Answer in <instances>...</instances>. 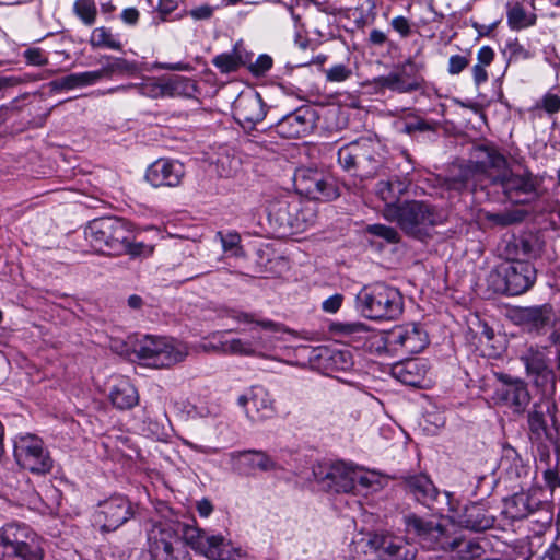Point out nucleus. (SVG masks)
<instances>
[{"label":"nucleus","instance_id":"ea45409f","mask_svg":"<svg viewBox=\"0 0 560 560\" xmlns=\"http://www.w3.org/2000/svg\"><path fill=\"white\" fill-rule=\"evenodd\" d=\"M220 351L224 354H240L248 357L257 354L253 342L244 341L238 338L222 342Z\"/></svg>","mask_w":560,"mask_h":560},{"label":"nucleus","instance_id":"603ef678","mask_svg":"<svg viewBox=\"0 0 560 560\" xmlns=\"http://www.w3.org/2000/svg\"><path fill=\"white\" fill-rule=\"evenodd\" d=\"M272 67V58L268 55H260L254 63L250 65L249 70L255 75H261Z\"/></svg>","mask_w":560,"mask_h":560},{"label":"nucleus","instance_id":"09e8293b","mask_svg":"<svg viewBox=\"0 0 560 560\" xmlns=\"http://www.w3.org/2000/svg\"><path fill=\"white\" fill-rule=\"evenodd\" d=\"M512 504L517 509V511L512 514L514 518H524L532 512L529 509V499L525 494L514 495L512 498Z\"/></svg>","mask_w":560,"mask_h":560},{"label":"nucleus","instance_id":"680f3d73","mask_svg":"<svg viewBox=\"0 0 560 560\" xmlns=\"http://www.w3.org/2000/svg\"><path fill=\"white\" fill-rule=\"evenodd\" d=\"M342 301V294H334L323 302V310L327 313H336L340 308Z\"/></svg>","mask_w":560,"mask_h":560},{"label":"nucleus","instance_id":"bb28decb","mask_svg":"<svg viewBox=\"0 0 560 560\" xmlns=\"http://www.w3.org/2000/svg\"><path fill=\"white\" fill-rule=\"evenodd\" d=\"M405 483L415 499L423 504L429 505L438 497V489L427 475L409 476Z\"/></svg>","mask_w":560,"mask_h":560},{"label":"nucleus","instance_id":"f03ea898","mask_svg":"<svg viewBox=\"0 0 560 560\" xmlns=\"http://www.w3.org/2000/svg\"><path fill=\"white\" fill-rule=\"evenodd\" d=\"M338 163L355 176L373 177L385 163L383 147L378 140L372 138L358 139L339 149Z\"/></svg>","mask_w":560,"mask_h":560},{"label":"nucleus","instance_id":"0e129e2a","mask_svg":"<svg viewBox=\"0 0 560 560\" xmlns=\"http://www.w3.org/2000/svg\"><path fill=\"white\" fill-rule=\"evenodd\" d=\"M471 72H472L474 82L477 86H480L482 83L487 82L488 72H487L485 66H480V65L476 63L472 67Z\"/></svg>","mask_w":560,"mask_h":560},{"label":"nucleus","instance_id":"864d4df0","mask_svg":"<svg viewBox=\"0 0 560 560\" xmlns=\"http://www.w3.org/2000/svg\"><path fill=\"white\" fill-rule=\"evenodd\" d=\"M331 359L340 370H347L353 364L349 350H336L331 353Z\"/></svg>","mask_w":560,"mask_h":560},{"label":"nucleus","instance_id":"7c9ffc66","mask_svg":"<svg viewBox=\"0 0 560 560\" xmlns=\"http://www.w3.org/2000/svg\"><path fill=\"white\" fill-rule=\"evenodd\" d=\"M237 464L246 474H250L256 469L267 471L273 469L275 462L262 452L244 451L237 455Z\"/></svg>","mask_w":560,"mask_h":560},{"label":"nucleus","instance_id":"4468645a","mask_svg":"<svg viewBox=\"0 0 560 560\" xmlns=\"http://www.w3.org/2000/svg\"><path fill=\"white\" fill-rule=\"evenodd\" d=\"M185 177V166L183 163L171 159H159L147 170L145 179L151 186L177 187Z\"/></svg>","mask_w":560,"mask_h":560},{"label":"nucleus","instance_id":"3c124183","mask_svg":"<svg viewBox=\"0 0 560 560\" xmlns=\"http://www.w3.org/2000/svg\"><path fill=\"white\" fill-rule=\"evenodd\" d=\"M469 65V58L463 55H453L448 60L447 71L452 75L459 74Z\"/></svg>","mask_w":560,"mask_h":560},{"label":"nucleus","instance_id":"de8ad7c7","mask_svg":"<svg viewBox=\"0 0 560 560\" xmlns=\"http://www.w3.org/2000/svg\"><path fill=\"white\" fill-rule=\"evenodd\" d=\"M380 477L372 471H363L355 468L354 486L360 485L363 488H373L380 486Z\"/></svg>","mask_w":560,"mask_h":560},{"label":"nucleus","instance_id":"ddd939ff","mask_svg":"<svg viewBox=\"0 0 560 560\" xmlns=\"http://www.w3.org/2000/svg\"><path fill=\"white\" fill-rule=\"evenodd\" d=\"M499 378L502 386L495 389L493 399L498 404L513 408L517 413L524 412L530 401L526 383L505 374H501Z\"/></svg>","mask_w":560,"mask_h":560},{"label":"nucleus","instance_id":"393cba45","mask_svg":"<svg viewBox=\"0 0 560 560\" xmlns=\"http://www.w3.org/2000/svg\"><path fill=\"white\" fill-rule=\"evenodd\" d=\"M520 359L525 365L527 375H534L536 381L553 380V372L548 366L546 354L538 347H528Z\"/></svg>","mask_w":560,"mask_h":560},{"label":"nucleus","instance_id":"f3484780","mask_svg":"<svg viewBox=\"0 0 560 560\" xmlns=\"http://www.w3.org/2000/svg\"><path fill=\"white\" fill-rule=\"evenodd\" d=\"M150 558L145 560H160L170 551L182 544L176 530L166 523H156L151 526L147 534Z\"/></svg>","mask_w":560,"mask_h":560},{"label":"nucleus","instance_id":"a18cd8bd","mask_svg":"<svg viewBox=\"0 0 560 560\" xmlns=\"http://www.w3.org/2000/svg\"><path fill=\"white\" fill-rule=\"evenodd\" d=\"M365 325L359 322L355 323H332L330 331L339 336H350L365 331Z\"/></svg>","mask_w":560,"mask_h":560},{"label":"nucleus","instance_id":"79ce46f5","mask_svg":"<svg viewBox=\"0 0 560 560\" xmlns=\"http://www.w3.org/2000/svg\"><path fill=\"white\" fill-rule=\"evenodd\" d=\"M217 236L220 238L223 252L232 256L238 257L243 255L241 246V236L236 232L222 233L218 232Z\"/></svg>","mask_w":560,"mask_h":560},{"label":"nucleus","instance_id":"f704fd0d","mask_svg":"<svg viewBox=\"0 0 560 560\" xmlns=\"http://www.w3.org/2000/svg\"><path fill=\"white\" fill-rule=\"evenodd\" d=\"M506 16L509 26L515 31L532 26L536 22V15L528 14L518 3L508 10Z\"/></svg>","mask_w":560,"mask_h":560},{"label":"nucleus","instance_id":"473e14b6","mask_svg":"<svg viewBox=\"0 0 560 560\" xmlns=\"http://www.w3.org/2000/svg\"><path fill=\"white\" fill-rule=\"evenodd\" d=\"M109 60L104 67L95 72L98 74V81L104 78H112L114 74H128L133 75L138 73L139 67L136 62L129 61L124 58H112L107 57Z\"/></svg>","mask_w":560,"mask_h":560},{"label":"nucleus","instance_id":"49530a36","mask_svg":"<svg viewBox=\"0 0 560 560\" xmlns=\"http://www.w3.org/2000/svg\"><path fill=\"white\" fill-rule=\"evenodd\" d=\"M153 253V246L144 244L142 242H132V235L128 237L126 248L122 254H129L132 257L138 256H150Z\"/></svg>","mask_w":560,"mask_h":560},{"label":"nucleus","instance_id":"5fc2aeb1","mask_svg":"<svg viewBox=\"0 0 560 560\" xmlns=\"http://www.w3.org/2000/svg\"><path fill=\"white\" fill-rule=\"evenodd\" d=\"M390 26L401 37H408L411 34V23L402 15L394 18L390 22Z\"/></svg>","mask_w":560,"mask_h":560},{"label":"nucleus","instance_id":"2f4dec72","mask_svg":"<svg viewBox=\"0 0 560 560\" xmlns=\"http://www.w3.org/2000/svg\"><path fill=\"white\" fill-rule=\"evenodd\" d=\"M98 82V74L95 71L72 73L55 80L50 83L52 90H72L88 86Z\"/></svg>","mask_w":560,"mask_h":560},{"label":"nucleus","instance_id":"c756f323","mask_svg":"<svg viewBox=\"0 0 560 560\" xmlns=\"http://www.w3.org/2000/svg\"><path fill=\"white\" fill-rule=\"evenodd\" d=\"M246 411L254 421L270 418L275 411L273 401L265 389L259 388L253 393Z\"/></svg>","mask_w":560,"mask_h":560},{"label":"nucleus","instance_id":"c9c22d12","mask_svg":"<svg viewBox=\"0 0 560 560\" xmlns=\"http://www.w3.org/2000/svg\"><path fill=\"white\" fill-rule=\"evenodd\" d=\"M89 43L93 48L105 47L114 50H121L122 48L121 43L104 26L96 27L92 31Z\"/></svg>","mask_w":560,"mask_h":560},{"label":"nucleus","instance_id":"0eeeda50","mask_svg":"<svg viewBox=\"0 0 560 560\" xmlns=\"http://www.w3.org/2000/svg\"><path fill=\"white\" fill-rule=\"evenodd\" d=\"M14 457L21 467L37 475L50 472L54 466V460L45 450L42 439L34 434H24L15 439Z\"/></svg>","mask_w":560,"mask_h":560},{"label":"nucleus","instance_id":"72a5a7b5","mask_svg":"<svg viewBox=\"0 0 560 560\" xmlns=\"http://www.w3.org/2000/svg\"><path fill=\"white\" fill-rule=\"evenodd\" d=\"M401 184L396 180H381L376 186L377 196L385 202L384 208L398 207L399 195L402 192Z\"/></svg>","mask_w":560,"mask_h":560},{"label":"nucleus","instance_id":"4be33fe9","mask_svg":"<svg viewBox=\"0 0 560 560\" xmlns=\"http://www.w3.org/2000/svg\"><path fill=\"white\" fill-rule=\"evenodd\" d=\"M428 366L421 360H405L392 366V375L402 384L420 387L427 376Z\"/></svg>","mask_w":560,"mask_h":560},{"label":"nucleus","instance_id":"6ab92c4d","mask_svg":"<svg viewBox=\"0 0 560 560\" xmlns=\"http://www.w3.org/2000/svg\"><path fill=\"white\" fill-rule=\"evenodd\" d=\"M553 318V308L550 304L533 307H521L513 314L514 322L530 332L540 334Z\"/></svg>","mask_w":560,"mask_h":560},{"label":"nucleus","instance_id":"412c9836","mask_svg":"<svg viewBox=\"0 0 560 560\" xmlns=\"http://www.w3.org/2000/svg\"><path fill=\"white\" fill-rule=\"evenodd\" d=\"M452 518L459 526L476 532L486 530L494 524V517L477 503L465 506L462 512L454 513Z\"/></svg>","mask_w":560,"mask_h":560},{"label":"nucleus","instance_id":"423d86ee","mask_svg":"<svg viewBox=\"0 0 560 560\" xmlns=\"http://www.w3.org/2000/svg\"><path fill=\"white\" fill-rule=\"evenodd\" d=\"M136 355L156 369L171 368L183 362L189 353L187 345L168 337L144 336L135 345Z\"/></svg>","mask_w":560,"mask_h":560},{"label":"nucleus","instance_id":"f8f14e48","mask_svg":"<svg viewBox=\"0 0 560 560\" xmlns=\"http://www.w3.org/2000/svg\"><path fill=\"white\" fill-rule=\"evenodd\" d=\"M314 476L327 491L348 493L354 489L355 468L341 462L314 470Z\"/></svg>","mask_w":560,"mask_h":560},{"label":"nucleus","instance_id":"a19ab883","mask_svg":"<svg viewBox=\"0 0 560 560\" xmlns=\"http://www.w3.org/2000/svg\"><path fill=\"white\" fill-rule=\"evenodd\" d=\"M229 316L237 322L255 323L256 325L267 330L291 332V330L284 327L282 324L269 319L257 320L254 318V315L249 313L232 311Z\"/></svg>","mask_w":560,"mask_h":560},{"label":"nucleus","instance_id":"f257e3e1","mask_svg":"<svg viewBox=\"0 0 560 560\" xmlns=\"http://www.w3.org/2000/svg\"><path fill=\"white\" fill-rule=\"evenodd\" d=\"M385 220L396 223L408 236L423 240L430 236V230L445 221L443 213L435 207L419 200H407L398 207L383 208Z\"/></svg>","mask_w":560,"mask_h":560},{"label":"nucleus","instance_id":"b1692460","mask_svg":"<svg viewBox=\"0 0 560 560\" xmlns=\"http://www.w3.org/2000/svg\"><path fill=\"white\" fill-rule=\"evenodd\" d=\"M494 184H500L504 192L512 197L513 194H532L536 190V182L529 172L522 174L503 173L493 178Z\"/></svg>","mask_w":560,"mask_h":560},{"label":"nucleus","instance_id":"052dcab7","mask_svg":"<svg viewBox=\"0 0 560 560\" xmlns=\"http://www.w3.org/2000/svg\"><path fill=\"white\" fill-rule=\"evenodd\" d=\"M494 50L490 46H482L477 52V63L488 67L494 60Z\"/></svg>","mask_w":560,"mask_h":560},{"label":"nucleus","instance_id":"e2e57ef3","mask_svg":"<svg viewBox=\"0 0 560 560\" xmlns=\"http://www.w3.org/2000/svg\"><path fill=\"white\" fill-rule=\"evenodd\" d=\"M511 56L516 59H529L533 57V52L525 48L520 43H514L510 46Z\"/></svg>","mask_w":560,"mask_h":560},{"label":"nucleus","instance_id":"a878e982","mask_svg":"<svg viewBox=\"0 0 560 560\" xmlns=\"http://www.w3.org/2000/svg\"><path fill=\"white\" fill-rule=\"evenodd\" d=\"M494 272L501 280H534L536 278L534 266L525 260H504L497 266Z\"/></svg>","mask_w":560,"mask_h":560},{"label":"nucleus","instance_id":"9d476101","mask_svg":"<svg viewBox=\"0 0 560 560\" xmlns=\"http://www.w3.org/2000/svg\"><path fill=\"white\" fill-rule=\"evenodd\" d=\"M186 539L195 551L211 560H236L242 556L241 549L233 547L222 535L194 529L187 533Z\"/></svg>","mask_w":560,"mask_h":560},{"label":"nucleus","instance_id":"9b49d317","mask_svg":"<svg viewBox=\"0 0 560 560\" xmlns=\"http://www.w3.org/2000/svg\"><path fill=\"white\" fill-rule=\"evenodd\" d=\"M387 345L401 354H416L421 352L429 343L428 334L417 324L398 326L387 335Z\"/></svg>","mask_w":560,"mask_h":560},{"label":"nucleus","instance_id":"37998d69","mask_svg":"<svg viewBox=\"0 0 560 560\" xmlns=\"http://www.w3.org/2000/svg\"><path fill=\"white\" fill-rule=\"evenodd\" d=\"M525 218V212L522 210L505 211L501 213H487L486 219L497 225L508 226L522 222Z\"/></svg>","mask_w":560,"mask_h":560},{"label":"nucleus","instance_id":"cd10ccee","mask_svg":"<svg viewBox=\"0 0 560 560\" xmlns=\"http://www.w3.org/2000/svg\"><path fill=\"white\" fill-rule=\"evenodd\" d=\"M141 95L150 98L174 97L178 94L179 81L149 79L138 86Z\"/></svg>","mask_w":560,"mask_h":560},{"label":"nucleus","instance_id":"20e7f679","mask_svg":"<svg viewBox=\"0 0 560 560\" xmlns=\"http://www.w3.org/2000/svg\"><path fill=\"white\" fill-rule=\"evenodd\" d=\"M42 539L30 527L9 523L0 527V560H44Z\"/></svg>","mask_w":560,"mask_h":560},{"label":"nucleus","instance_id":"2eb2a0df","mask_svg":"<svg viewBox=\"0 0 560 560\" xmlns=\"http://www.w3.org/2000/svg\"><path fill=\"white\" fill-rule=\"evenodd\" d=\"M362 542L370 546L381 560H413L416 556L410 545L392 535L374 534Z\"/></svg>","mask_w":560,"mask_h":560},{"label":"nucleus","instance_id":"13d9d810","mask_svg":"<svg viewBox=\"0 0 560 560\" xmlns=\"http://www.w3.org/2000/svg\"><path fill=\"white\" fill-rule=\"evenodd\" d=\"M487 153V164L493 168H497L499 171H503L506 168V159L497 152L495 150H486Z\"/></svg>","mask_w":560,"mask_h":560},{"label":"nucleus","instance_id":"774afa93","mask_svg":"<svg viewBox=\"0 0 560 560\" xmlns=\"http://www.w3.org/2000/svg\"><path fill=\"white\" fill-rule=\"evenodd\" d=\"M544 478L549 488L555 489L557 487H560V476L557 470L547 469L544 472Z\"/></svg>","mask_w":560,"mask_h":560},{"label":"nucleus","instance_id":"1a4fd4ad","mask_svg":"<svg viewBox=\"0 0 560 560\" xmlns=\"http://www.w3.org/2000/svg\"><path fill=\"white\" fill-rule=\"evenodd\" d=\"M423 68V63H417L412 58H408L394 71L376 78L374 83L380 89H388L397 93H411L420 90L424 84V79L420 74Z\"/></svg>","mask_w":560,"mask_h":560},{"label":"nucleus","instance_id":"e433bc0d","mask_svg":"<svg viewBox=\"0 0 560 560\" xmlns=\"http://www.w3.org/2000/svg\"><path fill=\"white\" fill-rule=\"evenodd\" d=\"M212 63L222 73H230L236 71L244 63V61L235 46L232 51L215 56L212 60Z\"/></svg>","mask_w":560,"mask_h":560},{"label":"nucleus","instance_id":"bf43d9fd","mask_svg":"<svg viewBox=\"0 0 560 560\" xmlns=\"http://www.w3.org/2000/svg\"><path fill=\"white\" fill-rule=\"evenodd\" d=\"M24 57H25L27 63H31L34 66H44V65H47V62H48L47 58L43 55V52L39 48L27 49L24 52Z\"/></svg>","mask_w":560,"mask_h":560},{"label":"nucleus","instance_id":"4c0bfd02","mask_svg":"<svg viewBox=\"0 0 560 560\" xmlns=\"http://www.w3.org/2000/svg\"><path fill=\"white\" fill-rule=\"evenodd\" d=\"M528 425L530 432L536 436V439L548 436V429L541 402L535 404L533 410L528 413Z\"/></svg>","mask_w":560,"mask_h":560},{"label":"nucleus","instance_id":"4d7b16f0","mask_svg":"<svg viewBox=\"0 0 560 560\" xmlns=\"http://www.w3.org/2000/svg\"><path fill=\"white\" fill-rule=\"evenodd\" d=\"M541 107L548 114H556L560 110V96L552 93H547L541 100Z\"/></svg>","mask_w":560,"mask_h":560},{"label":"nucleus","instance_id":"c85d7f7f","mask_svg":"<svg viewBox=\"0 0 560 560\" xmlns=\"http://www.w3.org/2000/svg\"><path fill=\"white\" fill-rule=\"evenodd\" d=\"M109 398L113 405L118 409H130L139 401L136 387L126 378L119 380L112 388Z\"/></svg>","mask_w":560,"mask_h":560},{"label":"nucleus","instance_id":"69168bd1","mask_svg":"<svg viewBox=\"0 0 560 560\" xmlns=\"http://www.w3.org/2000/svg\"><path fill=\"white\" fill-rule=\"evenodd\" d=\"M431 129H432V126L423 119H418L415 122H408L405 125V131L407 133H411L413 131H428Z\"/></svg>","mask_w":560,"mask_h":560},{"label":"nucleus","instance_id":"aec40b11","mask_svg":"<svg viewBox=\"0 0 560 560\" xmlns=\"http://www.w3.org/2000/svg\"><path fill=\"white\" fill-rule=\"evenodd\" d=\"M268 218L279 229L285 232L287 230H301L304 218L300 217L298 203L289 202L288 200H277L269 206Z\"/></svg>","mask_w":560,"mask_h":560},{"label":"nucleus","instance_id":"39448f33","mask_svg":"<svg viewBox=\"0 0 560 560\" xmlns=\"http://www.w3.org/2000/svg\"><path fill=\"white\" fill-rule=\"evenodd\" d=\"M85 238L96 252L120 255L131 236L130 224L122 219L106 217L95 219L84 230Z\"/></svg>","mask_w":560,"mask_h":560},{"label":"nucleus","instance_id":"a211bd4d","mask_svg":"<svg viewBox=\"0 0 560 560\" xmlns=\"http://www.w3.org/2000/svg\"><path fill=\"white\" fill-rule=\"evenodd\" d=\"M233 115L243 126L261 121L266 115L264 103L258 93H242L233 103Z\"/></svg>","mask_w":560,"mask_h":560},{"label":"nucleus","instance_id":"dca6fc26","mask_svg":"<svg viewBox=\"0 0 560 560\" xmlns=\"http://www.w3.org/2000/svg\"><path fill=\"white\" fill-rule=\"evenodd\" d=\"M133 516L131 502L122 495H114L100 503L97 517L106 530H115Z\"/></svg>","mask_w":560,"mask_h":560},{"label":"nucleus","instance_id":"6e6d98bb","mask_svg":"<svg viewBox=\"0 0 560 560\" xmlns=\"http://www.w3.org/2000/svg\"><path fill=\"white\" fill-rule=\"evenodd\" d=\"M214 8L210 4H202L188 11V15L195 21H205L212 18Z\"/></svg>","mask_w":560,"mask_h":560},{"label":"nucleus","instance_id":"7ed1b4c3","mask_svg":"<svg viewBox=\"0 0 560 560\" xmlns=\"http://www.w3.org/2000/svg\"><path fill=\"white\" fill-rule=\"evenodd\" d=\"M357 310L370 319H396L404 308L400 292L384 282L364 285L357 294Z\"/></svg>","mask_w":560,"mask_h":560},{"label":"nucleus","instance_id":"58836bf2","mask_svg":"<svg viewBox=\"0 0 560 560\" xmlns=\"http://www.w3.org/2000/svg\"><path fill=\"white\" fill-rule=\"evenodd\" d=\"M73 12L85 25L94 24L97 18V7L94 0H75Z\"/></svg>","mask_w":560,"mask_h":560},{"label":"nucleus","instance_id":"8fccbe9b","mask_svg":"<svg viewBox=\"0 0 560 560\" xmlns=\"http://www.w3.org/2000/svg\"><path fill=\"white\" fill-rule=\"evenodd\" d=\"M352 74L350 68L345 65H336L326 71V79L331 82H342Z\"/></svg>","mask_w":560,"mask_h":560},{"label":"nucleus","instance_id":"c03bdc74","mask_svg":"<svg viewBox=\"0 0 560 560\" xmlns=\"http://www.w3.org/2000/svg\"><path fill=\"white\" fill-rule=\"evenodd\" d=\"M366 232L376 237H381L390 244H398L401 241V236L398 231L385 224H370L366 226Z\"/></svg>","mask_w":560,"mask_h":560},{"label":"nucleus","instance_id":"338daca9","mask_svg":"<svg viewBox=\"0 0 560 560\" xmlns=\"http://www.w3.org/2000/svg\"><path fill=\"white\" fill-rule=\"evenodd\" d=\"M532 284L533 282H513L510 284L509 296H516L527 292Z\"/></svg>","mask_w":560,"mask_h":560},{"label":"nucleus","instance_id":"6e6552de","mask_svg":"<svg viewBox=\"0 0 560 560\" xmlns=\"http://www.w3.org/2000/svg\"><path fill=\"white\" fill-rule=\"evenodd\" d=\"M294 185L300 194L316 200L331 201L340 195L334 178L317 168L298 170Z\"/></svg>","mask_w":560,"mask_h":560},{"label":"nucleus","instance_id":"5701e85b","mask_svg":"<svg viewBox=\"0 0 560 560\" xmlns=\"http://www.w3.org/2000/svg\"><path fill=\"white\" fill-rule=\"evenodd\" d=\"M307 115V110L299 109L284 116L276 126L278 135L288 139L301 138L307 135L312 128Z\"/></svg>","mask_w":560,"mask_h":560}]
</instances>
